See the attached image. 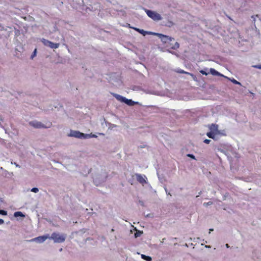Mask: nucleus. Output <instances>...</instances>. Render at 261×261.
<instances>
[{
	"instance_id": "obj_1",
	"label": "nucleus",
	"mask_w": 261,
	"mask_h": 261,
	"mask_svg": "<svg viewBox=\"0 0 261 261\" xmlns=\"http://www.w3.org/2000/svg\"><path fill=\"white\" fill-rule=\"evenodd\" d=\"M66 235L65 234H59L54 232L51 234L50 239L53 240L55 243L64 242L66 239Z\"/></svg>"
},
{
	"instance_id": "obj_2",
	"label": "nucleus",
	"mask_w": 261,
	"mask_h": 261,
	"mask_svg": "<svg viewBox=\"0 0 261 261\" xmlns=\"http://www.w3.org/2000/svg\"><path fill=\"white\" fill-rule=\"evenodd\" d=\"M29 124L30 125L36 128H49L52 125V123L51 122H47L46 125H44L41 122L38 121H31L29 122Z\"/></svg>"
},
{
	"instance_id": "obj_3",
	"label": "nucleus",
	"mask_w": 261,
	"mask_h": 261,
	"mask_svg": "<svg viewBox=\"0 0 261 261\" xmlns=\"http://www.w3.org/2000/svg\"><path fill=\"white\" fill-rule=\"evenodd\" d=\"M146 12L147 15L153 20L159 21L161 20L162 18L161 15L155 11L146 10Z\"/></svg>"
},
{
	"instance_id": "obj_4",
	"label": "nucleus",
	"mask_w": 261,
	"mask_h": 261,
	"mask_svg": "<svg viewBox=\"0 0 261 261\" xmlns=\"http://www.w3.org/2000/svg\"><path fill=\"white\" fill-rule=\"evenodd\" d=\"M158 35L160 37L161 41L166 45L170 43L171 42H174L173 38L161 34H158Z\"/></svg>"
},
{
	"instance_id": "obj_5",
	"label": "nucleus",
	"mask_w": 261,
	"mask_h": 261,
	"mask_svg": "<svg viewBox=\"0 0 261 261\" xmlns=\"http://www.w3.org/2000/svg\"><path fill=\"white\" fill-rule=\"evenodd\" d=\"M87 135H85L82 133H81L79 131L76 130H71L70 132V134L69 135V136L71 137H74L77 138H86V136Z\"/></svg>"
},
{
	"instance_id": "obj_6",
	"label": "nucleus",
	"mask_w": 261,
	"mask_h": 261,
	"mask_svg": "<svg viewBox=\"0 0 261 261\" xmlns=\"http://www.w3.org/2000/svg\"><path fill=\"white\" fill-rule=\"evenodd\" d=\"M117 99L119 100L122 102H124L128 106H133L135 104V102L131 99H128L124 97L118 95L116 96Z\"/></svg>"
},
{
	"instance_id": "obj_7",
	"label": "nucleus",
	"mask_w": 261,
	"mask_h": 261,
	"mask_svg": "<svg viewBox=\"0 0 261 261\" xmlns=\"http://www.w3.org/2000/svg\"><path fill=\"white\" fill-rule=\"evenodd\" d=\"M166 46L173 49H176L179 48V43L174 40V42H171L170 43L167 44Z\"/></svg>"
},
{
	"instance_id": "obj_8",
	"label": "nucleus",
	"mask_w": 261,
	"mask_h": 261,
	"mask_svg": "<svg viewBox=\"0 0 261 261\" xmlns=\"http://www.w3.org/2000/svg\"><path fill=\"white\" fill-rule=\"evenodd\" d=\"M136 178L137 181L140 182V184H142L143 185L146 183V180L145 178L146 177L144 176H143L142 175L140 174H136Z\"/></svg>"
},
{
	"instance_id": "obj_9",
	"label": "nucleus",
	"mask_w": 261,
	"mask_h": 261,
	"mask_svg": "<svg viewBox=\"0 0 261 261\" xmlns=\"http://www.w3.org/2000/svg\"><path fill=\"white\" fill-rule=\"evenodd\" d=\"M48 238L47 236H39L37 238H35V239H33L32 240L36 241L38 242L39 243H42L44 242L47 238Z\"/></svg>"
},
{
	"instance_id": "obj_10",
	"label": "nucleus",
	"mask_w": 261,
	"mask_h": 261,
	"mask_svg": "<svg viewBox=\"0 0 261 261\" xmlns=\"http://www.w3.org/2000/svg\"><path fill=\"white\" fill-rule=\"evenodd\" d=\"M211 130L214 133L218 132V125L216 124H212L210 127Z\"/></svg>"
},
{
	"instance_id": "obj_11",
	"label": "nucleus",
	"mask_w": 261,
	"mask_h": 261,
	"mask_svg": "<svg viewBox=\"0 0 261 261\" xmlns=\"http://www.w3.org/2000/svg\"><path fill=\"white\" fill-rule=\"evenodd\" d=\"M210 73L213 75H218V76L221 75V74L218 71H216L214 68H211L210 69Z\"/></svg>"
},
{
	"instance_id": "obj_12",
	"label": "nucleus",
	"mask_w": 261,
	"mask_h": 261,
	"mask_svg": "<svg viewBox=\"0 0 261 261\" xmlns=\"http://www.w3.org/2000/svg\"><path fill=\"white\" fill-rule=\"evenodd\" d=\"M59 43H55L50 42V43L49 44L48 46L51 48H58L59 47Z\"/></svg>"
},
{
	"instance_id": "obj_13",
	"label": "nucleus",
	"mask_w": 261,
	"mask_h": 261,
	"mask_svg": "<svg viewBox=\"0 0 261 261\" xmlns=\"http://www.w3.org/2000/svg\"><path fill=\"white\" fill-rule=\"evenodd\" d=\"M14 216L15 217H24V215L23 214V213L21 212H16L14 214Z\"/></svg>"
},
{
	"instance_id": "obj_14",
	"label": "nucleus",
	"mask_w": 261,
	"mask_h": 261,
	"mask_svg": "<svg viewBox=\"0 0 261 261\" xmlns=\"http://www.w3.org/2000/svg\"><path fill=\"white\" fill-rule=\"evenodd\" d=\"M41 42L43 43V44L44 45L48 46V45H49V44H50L51 41L47 40L45 39L42 38L41 39Z\"/></svg>"
},
{
	"instance_id": "obj_15",
	"label": "nucleus",
	"mask_w": 261,
	"mask_h": 261,
	"mask_svg": "<svg viewBox=\"0 0 261 261\" xmlns=\"http://www.w3.org/2000/svg\"><path fill=\"white\" fill-rule=\"evenodd\" d=\"M141 257L142 258H143L144 259H145L147 261H151V260H152V258L151 257H150L149 256H146L144 254H142Z\"/></svg>"
},
{
	"instance_id": "obj_16",
	"label": "nucleus",
	"mask_w": 261,
	"mask_h": 261,
	"mask_svg": "<svg viewBox=\"0 0 261 261\" xmlns=\"http://www.w3.org/2000/svg\"><path fill=\"white\" fill-rule=\"evenodd\" d=\"M206 135L210 138L214 139L215 136L214 132H211L207 133Z\"/></svg>"
},
{
	"instance_id": "obj_17",
	"label": "nucleus",
	"mask_w": 261,
	"mask_h": 261,
	"mask_svg": "<svg viewBox=\"0 0 261 261\" xmlns=\"http://www.w3.org/2000/svg\"><path fill=\"white\" fill-rule=\"evenodd\" d=\"M135 30H136L137 31H138V32H139L140 33L145 35L146 33V32L145 31H144L143 30H141V29H137V28H135L134 29Z\"/></svg>"
},
{
	"instance_id": "obj_18",
	"label": "nucleus",
	"mask_w": 261,
	"mask_h": 261,
	"mask_svg": "<svg viewBox=\"0 0 261 261\" xmlns=\"http://www.w3.org/2000/svg\"><path fill=\"white\" fill-rule=\"evenodd\" d=\"M178 72L179 73H185V74H189L190 75H191L192 76L194 77V75L192 73H190L189 72H186V71H184L183 70H180L178 71ZM194 79H195V77H193Z\"/></svg>"
},
{
	"instance_id": "obj_19",
	"label": "nucleus",
	"mask_w": 261,
	"mask_h": 261,
	"mask_svg": "<svg viewBox=\"0 0 261 261\" xmlns=\"http://www.w3.org/2000/svg\"><path fill=\"white\" fill-rule=\"evenodd\" d=\"M36 53H37V49H35V50H34V51L31 57V58L32 59H33V58L36 56Z\"/></svg>"
},
{
	"instance_id": "obj_20",
	"label": "nucleus",
	"mask_w": 261,
	"mask_h": 261,
	"mask_svg": "<svg viewBox=\"0 0 261 261\" xmlns=\"http://www.w3.org/2000/svg\"><path fill=\"white\" fill-rule=\"evenodd\" d=\"M31 191L34 193H37L39 191V190L37 188H33L31 189Z\"/></svg>"
},
{
	"instance_id": "obj_21",
	"label": "nucleus",
	"mask_w": 261,
	"mask_h": 261,
	"mask_svg": "<svg viewBox=\"0 0 261 261\" xmlns=\"http://www.w3.org/2000/svg\"><path fill=\"white\" fill-rule=\"evenodd\" d=\"M0 214L3 215H6L7 214V212L4 210H0Z\"/></svg>"
},
{
	"instance_id": "obj_22",
	"label": "nucleus",
	"mask_w": 261,
	"mask_h": 261,
	"mask_svg": "<svg viewBox=\"0 0 261 261\" xmlns=\"http://www.w3.org/2000/svg\"><path fill=\"white\" fill-rule=\"evenodd\" d=\"M187 156L194 159V160H196L195 156L192 154H187Z\"/></svg>"
},
{
	"instance_id": "obj_23",
	"label": "nucleus",
	"mask_w": 261,
	"mask_h": 261,
	"mask_svg": "<svg viewBox=\"0 0 261 261\" xmlns=\"http://www.w3.org/2000/svg\"><path fill=\"white\" fill-rule=\"evenodd\" d=\"M200 72L203 74V75H207L208 74V73L207 72H206L205 71L203 70H200Z\"/></svg>"
},
{
	"instance_id": "obj_24",
	"label": "nucleus",
	"mask_w": 261,
	"mask_h": 261,
	"mask_svg": "<svg viewBox=\"0 0 261 261\" xmlns=\"http://www.w3.org/2000/svg\"><path fill=\"white\" fill-rule=\"evenodd\" d=\"M232 82L234 83V84H240V83L237 81V80H236L235 79H233L232 80Z\"/></svg>"
},
{
	"instance_id": "obj_25",
	"label": "nucleus",
	"mask_w": 261,
	"mask_h": 261,
	"mask_svg": "<svg viewBox=\"0 0 261 261\" xmlns=\"http://www.w3.org/2000/svg\"><path fill=\"white\" fill-rule=\"evenodd\" d=\"M203 142L206 144H208L211 142V140L208 139H205Z\"/></svg>"
},
{
	"instance_id": "obj_26",
	"label": "nucleus",
	"mask_w": 261,
	"mask_h": 261,
	"mask_svg": "<svg viewBox=\"0 0 261 261\" xmlns=\"http://www.w3.org/2000/svg\"><path fill=\"white\" fill-rule=\"evenodd\" d=\"M212 204V202H208L207 203H204V205L207 206Z\"/></svg>"
},
{
	"instance_id": "obj_27",
	"label": "nucleus",
	"mask_w": 261,
	"mask_h": 261,
	"mask_svg": "<svg viewBox=\"0 0 261 261\" xmlns=\"http://www.w3.org/2000/svg\"><path fill=\"white\" fill-rule=\"evenodd\" d=\"M256 68L261 69V65H257L254 66Z\"/></svg>"
},
{
	"instance_id": "obj_28",
	"label": "nucleus",
	"mask_w": 261,
	"mask_h": 261,
	"mask_svg": "<svg viewBox=\"0 0 261 261\" xmlns=\"http://www.w3.org/2000/svg\"><path fill=\"white\" fill-rule=\"evenodd\" d=\"M4 223V220L0 219V224H2Z\"/></svg>"
},
{
	"instance_id": "obj_29",
	"label": "nucleus",
	"mask_w": 261,
	"mask_h": 261,
	"mask_svg": "<svg viewBox=\"0 0 261 261\" xmlns=\"http://www.w3.org/2000/svg\"><path fill=\"white\" fill-rule=\"evenodd\" d=\"M92 137H96V136L95 135H92Z\"/></svg>"
},
{
	"instance_id": "obj_30",
	"label": "nucleus",
	"mask_w": 261,
	"mask_h": 261,
	"mask_svg": "<svg viewBox=\"0 0 261 261\" xmlns=\"http://www.w3.org/2000/svg\"><path fill=\"white\" fill-rule=\"evenodd\" d=\"M226 246L228 248L229 247L228 245L227 244H226Z\"/></svg>"
},
{
	"instance_id": "obj_31",
	"label": "nucleus",
	"mask_w": 261,
	"mask_h": 261,
	"mask_svg": "<svg viewBox=\"0 0 261 261\" xmlns=\"http://www.w3.org/2000/svg\"><path fill=\"white\" fill-rule=\"evenodd\" d=\"M135 236H136V237H137L136 233L135 234Z\"/></svg>"
}]
</instances>
